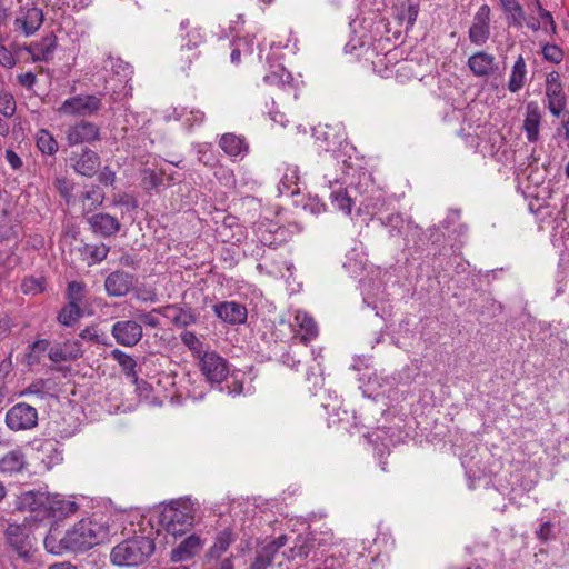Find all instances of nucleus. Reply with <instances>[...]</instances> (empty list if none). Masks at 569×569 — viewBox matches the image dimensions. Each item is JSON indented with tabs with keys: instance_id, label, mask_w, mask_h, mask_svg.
Segmentation results:
<instances>
[{
	"instance_id": "1",
	"label": "nucleus",
	"mask_w": 569,
	"mask_h": 569,
	"mask_svg": "<svg viewBox=\"0 0 569 569\" xmlns=\"http://www.w3.org/2000/svg\"><path fill=\"white\" fill-rule=\"evenodd\" d=\"M106 536L107 529L102 525L91 519H82L62 537L57 527L50 528L43 542L49 552L61 555L64 551L88 550L99 545Z\"/></svg>"
},
{
	"instance_id": "2",
	"label": "nucleus",
	"mask_w": 569,
	"mask_h": 569,
	"mask_svg": "<svg viewBox=\"0 0 569 569\" xmlns=\"http://www.w3.org/2000/svg\"><path fill=\"white\" fill-rule=\"evenodd\" d=\"M154 551L152 539L138 536L127 539L111 551V561L119 567H136L142 565Z\"/></svg>"
},
{
	"instance_id": "3",
	"label": "nucleus",
	"mask_w": 569,
	"mask_h": 569,
	"mask_svg": "<svg viewBox=\"0 0 569 569\" xmlns=\"http://www.w3.org/2000/svg\"><path fill=\"white\" fill-rule=\"evenodd\" d=\"M160 523L173 537L181 536L193 526V515L187 506H181L180 502H171L163 508L160 515Z\"/></svg>"
},
{
	"instance_id": "4",
	"label": "nucleus",
	"mask_w": 569,
	"mask_h": 569,
	"mask_svg": "<svg viewBox=\"0 0 569 569\" xmlns=\"http://www.w3.org/2000/svg\"><path fill=\"white\" fill-rule=\"evenodd\" d=\"M198 366L206 380L211 385H220L229 375L228 361L216 351H204Z\"/></svg>"
},
{
	"instance_id": "5",
	"label": "nucleus",
	"mask_w": 569,
	"mask_h": 569,
	"mask_svg": "<svg viewBox=\"0 0 569 569\" xmlns=\"http://www.w3.org/2000/svg\"><path fill=\"white\" fill-rule=\"evenodd\" d=\"M546 99L545 106L549 112L559 118L565 112L567 106V97L557 71L549 72L546 78Z\"/></svg>"
},
{
	"instance_id": "6",
	"label": "nucleus",
	"mask_w": 569,
	"mask_h": 569,
	"mask_svg": "<svg viewBox=\"0 0 569 569\" xmlns=\"http://www.w3.org/2000/svg\"><path fill=\"white\" fill-rule=\"evenodd\" d=\"M6 425L13 431L30 430L38 425V411L26 402H19L7 411Z\"/></svg>"
},
{
	"instance_id": "7",
	"label": "nucleus",
	"mask_w": 569,
	"mask_h": 569,
	"mask_svg": "<svg viewBox=\"0 0 569 569\" xmlns=\"http://www.w3.org/2000/svg\"><path fill=\"white\" fill-rule=\"evenodd\" d=\"M101 99L94 94L74 96L63 101L58 111L61 114L90 117L101 109Z\"/></svg>"
},
{
	"instance_id": "8",
	"label": "nucleus",
	"mask_w": 569,
	"mask_h": 569,
	"mask_svg": "<svg viewBox=\"0 0 569 569\" xmlns=\"http://www.w3.org/2000/svg\"><path fill=\"white\" fill-rule=\"evenodd\" d=\"M68 146L73 147L83 143H93L100 140V127L93 122L81 120L69 126L66 131Z\"/></svg>"
},
{
	"instance_id": "9",
	"label": "nucleus",
	"mask_w": 569,
	"mask_h": 569,
	"mask_svg": "<svg viewBox=\"0 0 569 569\" xmlns=\"http://www.w3.org/2000/svg\"><path fill=\"white\" fill-rule=\"evenodd\" d=\"M111 335L123 347L137 346L143 337L142 325L136 320H118L111 327Z\"/></svg>"
},
{
	"instance_id": "10",
	"label": "nucleus",
	"mask_w": 569,
	"mask_h": 569,
	"mask_svg": "<svg viewBox=\"0 0 569 569\" xmlns=\"http://www.w3.org/2000/svg\"><path fill=\"white\" fill-rule=\"evenodd\" d=\"M6 540L20 558L27 560L31 557L32 539L26 527L14 523L9 525L6 530Z\"/></svg>"
},
{
	"instance_id": "11",
	"label": "nucleus",
	"mask_w": 569,
	"mask_h": 569,
	"mask_svg": "<svg viewBox=\"0 0 569 569\" xmlns=\"http://www.w3.org/2000/svg\"><path fill=\"white\" fill-rule=\"evenodd\" d=\"M490 7L482 4L473 16L468 36L471 43L483 46L490 37Z\"/></svg>"
},
{
	"instance_id": "12",
	"label": "nucleus",
	"mask_w": 569,
	"mask_h": 569,
	"mask_svg": "<svg viewBox=\"0 0 569 569\" xmlns=\"http://www.w3.org/2000/svg\"><path fill=\"white\" fill-rule=\"evenodd\" d=\"M69 162L78 174L91 178L98 172L101 160L96 151L84 148L80 152H72Z\"/></svg>"
},
{
	"instance_id": "13",
	"label": "nucleus",
	"mask_w": 569,
	"mask_h": 569,
	"mask_svg": "<svg viewBox=\"0 0 569 569\" xmlns=\"http://www.w3.org/2000/svg\"><path fill=\"white\" fill-rule=\"evenodd\" d=\"M137 279L133 274L123 270L111 272L104 281V289L111 297L126 296L136 284Z\"/></svg>"
},
{
	"instance_id": "14",
	"label": "nucleus",
	"mask_w": 569,
	"mask_h": 569,
	"mask_svg": "<svg viewBox=\"0 0 569 569\" xmlns=\"http://www.w3.org/2000/svg\"><path fill=\"white\" fill-rule=\"evenodd\" d=\"M159 315L167 318L172 325L178 328H186L197 322V316L190 307H182L180 305H167L161 308H154Z\"/></svg>"
},
{
	"instance_id": "15",
	"label": "nucleus",
	"mask_w": 569,
	"mask_h": 569,
	"mask_svg": "<svg viewBox=\"0 0 569 569\" xmlns=\"http://www.w3.org/2000/svg\"><path fill=\"white\" fill-rule=\"evenodd\" d=\"M43 23V12L38 7L21 9L14 20V26L27 37L34 34Z\"/></svg>"
},
{
	"instance_id": "16",
	"label": "nucleus",
	"mask_w": 569,
	"mask_h": 569,
	"mask_svg": "<svg viewBox=\"0 0 569 569\" xmlns=\"http://www.w3.org/2000/svg\"><path fill=\"white\" fill-rule=\"evenodd\" d=\"M216 316L229 325L244 323L247 320V308L236 301H223L213 306Z\"/></svg>"
},
{
	"instance_id": "17",
	"label": "nucleus",
	"mask_w": 569,
	"mask_h": 569,
	"mask_svg": "<svg viewBox=\"0 0 569 569\" xmlns=\"http://www.w3.org/2000/svg\"><path fill=\"white\" fill-rule=\"evenodd\" d=\"M287 536L281 535L278 538L268 541L257 549L254 561L251 565L252 569H267L279 551L280 548L287 543Z\"/></svg>"
},
{
	"instance_id": "18",
	"label": "nucleus",
	"mask_w": 569,
	"mask_h": 569,
	"mask_svg": "<svg viewBox=\"0 0 569 569\" xmlns=\"http://www.w3.org/2000/svg\"><path fill=\"white\" fill-rule=\"evenodd\" d=\"M87 222L93 233L101 237H111L116 234L121 227L118 218L110 213H96L87 218Z\"/></svg>"
},
{
	"instance_id": "19",
	"label": "nucleus",
	"mask_w": 569,
	"mask_h": 569,
	"mask_svg": "<svg viewBox=\"0 0 569 569\" xmlns=\"http://www.w3.org/2000/svg\"><path fill=\"white\" fill-rule=\"evenodd\" d=\"M541 119L542 114L539 104L536 101L528 102L522 127L529 142L538 141Z\"/></svg>"
},
{
	"instance_id": "20",
	"label": "nucleus",
	"mask_w": 569,
	"mask_h": 569,
	"mask_svg": "<svg viewBox=\"0 0 569 569\" xmlns=\"http://www.w3.org/2000/svg\"><path fill=\"white\" fill-rule=\"evenodd\" d=\"M57 47V37L49 34L39 41L31 42L26 50L31 54L33 61H49Z\"/></svg>"
},
{
	"instance_id": "21",
	"label": "nucleus",
	"mask_w": 569,
	"mask_h": 569,
	"mask_svg": "<svg viewBox=\"0 0 569 569\" xmlns=\"http://www.w3.org/2000/svg\"><path fill=\"white\" fill-rule=\"evenodd\" d=\"M496 58L486 51H478L469 57L468 67L477 77H487L495 70Z\"/></svg>"
},
{
	"instance_id": "22",
	"label": "nucleus",
	"mask_w": 569,
	"mask_h": 569,
	"mask_svg": "<svg viewBox=\"0 0 569 569\" xmlns=\"http://www.w3.org/2000/svg\"><path fill=\"white\" fill-rule=\"evenodd\" d=\"M220 148L232 158H243L249 151L246 139L234 133H224L219 140Z\"/></svg>"
},
{
	"instance_id": "23",
	"label": "nucleus",
	"mask_w": 569,
	"mask_h": 569,
	"mask_svg": "<svg viewBox=\"0 0 569 569\" xmlns=\"http://www.w3.org/2000/svg\"><path fill=\"white\" fill-rule=\"evenodd\" d=\"M203 546L200 537L191 535L179 543L177 548L171 551V560L174 562L183 561L192 558Z\"/></svg>"
},
{
	"instance_id": "24",
	"label": "nucleus",
	"mask_w": 569,
	"mask_h": 569,
	"mask_svg": "<svg viewBox=\"0 0 569 569\" xmlns=\"http://www.w3.org/2000/svg\"><path fill=\"white\" fill-rule=\"evenodd\" d=\"M236 538L237 536L230 527L220 530L216 535L213 545L207 551L206 557L208 559H219L236 541Z\"/></svg>"
},
{
	"instance_id": "25",
	"label": "nucleus",
	"mask_w": 569,
	"mask_h": 569,
	"mask_svg": "<svg viewBox=\"0 0 569 569\" xmlns=\"http://www.w3.org/2000/svg\"><path fill=\"white\" fill-rule=\"evenodd\" d=\"M188 41L181 46L180 54L181 60H184L190 64L192 60L199 57L197 48L203 42V36L198 28H192L187 33Z\"/></svg>"
},
{
	"instance_id": "26",
	"label": "nucleus",
	"mask_w": 569,
	"mask_h": 569,
	"mask_svg": "<svg viewBox=\"0 0 569 569\" xmlns=\"http://www.w3.org/2000/svg\"><path fill=\"white\" fill-rule=\"evenodd\" d=\"M26 466V458L20 449H14L6 453L0 459V472L12 475L20 472Z\"/></svg>"
},
{
	"instance_id": "27",
	"label": "nucleus",
	"mask_w": 569,
	"mask_h": 569,
	"mask_svg": "<svg viewBox=\"0 0 569 569\" xmlns=\"http://www.w3.org/2000/svg\"><path fill=\"white\" fill-rule=\"evenodd\" d=\"M292 326L299 327L303 332L301 339L305 342L318 336V328L313 318L305 311H297Z\"/></svg>"
},
{
	"instance_id": "28",
	"label": "nucleus",
	"mask_w": 569,
	"mask_h": 569,
	"mask_svg": "<svg viewBox=\"0 0 569 569\" xmlns=\"http://www.w3.org/2000/svg\"><path fill=\"white\" fill-rule=\"evenodd\" d=\"M527 76V66L525 58L522 56H519L517 60L515 61V64L512 67V71L509 78L508 82V89L510 92L516 93L518 92L525 84Z\"/></svg>"
},
{
	"instance_id": "29",
	"label": "nucleus",
	"mask_w": 569,
	"mask_h": 569,
	"mask_svg": "<svg viewBox=\"0 0 569 569\" xmlns=\"http://www.w3.org/2000/svg\"><path fill=\"white\" fill-rule=\"evenodd\" d=\"M110 357L118 362L121 367L126 377L133 379L137 381L138 375L136 371L137 362L130 355L123 352L120 349H113L110 352Z\"/></svg>"
},
{
	"instance_id": "30",
	"label": "nucleus",
	"mask_w": 569,
	"mask_h": 569,
	"mask_svg": "<svg viewBox=\"0 0 569 569\" xmlns=\"http://www.w3.org/2000/svg\"><path fill=\"white\" fill-rule=\"evenodd\" d=\"M329 199L335 209L340 210L346 214L351 213L353 201L350 198V196L348 194L347 190L345 188H342L341 186L333 189L330 192Z\"/></svg>"
},
{
	"instance_id": "31",
	"label": "nucleus",
	"mask_w": 569,
	"mask_h": 569,
	"mask_svg": "<svg viewBox=\"0 0 569 569\" xmlns=\"http://www.w3.org/2000/svg\"><path fill=\"white\" fill-rule=\"evenodd\" d=\"M83 316L80 305L67 303L58 313L57 320L60 325L71 327L77 323Z\"/></svg>"
},
{
	"instance_id": "32",
	"label": "nucleus",
	"mask_w": 569,
	"mask_h": 569,
	"mask_svg": "<svg viewBox=\"0 0 569 569\" xmlns=\"http://www.w3.org/2000/svg\"><path fill=\"white\" fill-rule=\"evenodd\" d=\"M47 497L42 492L26 491L18 500V508L34 511L44 506Z\"/></svg>"
},
{
	"instance_id": "33",
	"label": "nucleus",
	"mask_w": 569,
	"mask_h": 569,
	"mask_svg": "<svg viewBox=\"0 0 569 569\" xmlns=\"http://www.w3.org/2000/svg\"><path fill=\"white\" fill-rule=\"evenodd\" d=\"M313 548L312 541L308 537L298 536L296 538L295 545L284 552V556L289 560H293L296 558H307Z\"/></svg>"
},
{
	"instance_id": "34",
	"label": "nucleus",
	"mask_w": 569,
	"mask_h": 569,
	"mask_svg": "<svg viewBox=\"0 0 569 569\" xmlns=\"http://www.w3.org/2000/svg\"><path fill=\"white\" fill-rule=\"evenodd\" d=\"M505 12L510 13L509 23L515 27H521L525 19V11L518 0H500Z\"/></svg>"
},
{
	"instance_id": "35",
	"label": "nucleus",
	"mask_w": 569,
	"mask_h": 569,
	"mask_svg": "<svg viewBox=\"0 0 569 569\" xmlns=\"http://www.w3.org/2000/svg\"><path fill=\"white\" fill-rule=\"evenodd\" d=\"M37 147L42 153L52 156L58 151V142L47 130H40L37 136Z\"/></svg>"
},
{
	"instance_id": "36",
	"label": "nucleus",
	"mask_w": 569,
	"mask_h": 569,
	"mask_svg": "<svg viewBox=\"0 0 569 569\" xmlns=\"http://www.w3.org/2000/svg\"><path fill=\"white\" fill-rule=\"evenodd\" d=\"M141 182L146 190H151L160 187L163 183V177L161 172L152 169H144L142 171Z\"/></svg>"
},
{
	"instance_id": "37",
	"label": "nucleus",
	"mask_w": 569,
	"mask_h": 569,
	"mask_svg": "<svg viewBox=\"0 0 569 569\" xmlns=\"http://www.w3.org/2000/svg\"><path fill=\"white\" fill-rule=\"evenodd\" d=\"M103 193L98 187H93L91 190L83 193V206L88 211H92L103 202Z\"/></svg>"
},
{
	"instance_id": "38",
	"label": "nucleus",
	"mask_w": 569,
	"mask_h": 569,
	"mask_svg": "<svg viewBox=\"0 0 569 569\" xmlns=\"http://www.w3.org/2000/svg\"><path fill=\"white\" fill-rule=\"evenodd\" d=\"M84 284L78 281H71L67 288V299L69 303L81 305L83 301Z\"/></svg>"
},
{
	"instance_id": "39",
	"label": "nucleus",
	"mask_w": 569,
	"mask_h": 569,
	"mask_svg": "<svg viewBox=\"0 0 569 569\" xmlns=\"http://www.w3.org/2000/svg\"><path fill=\"white\" fill-rule=\"evenodd\" d=\"M80 338L97 345H108L106 342V336L99 332L97 326H89L81 330L79 333Z\"/></svg>"
},
{
	"instance_id": "40",
	"label": "nucleus",
	"mask_w": 569,
	"mask_h": 569,
	"mask_svg": "<svg viewBox=\"0 0 569 569\" xmlns=\"http://www.w3.org/2000/svg\"><path fill=\"white\" fill-rule=\"evenodd\" d=\"M16 112V100L9 92L0 93V113L6 118H11Z\"/></svg>"
},
{
	"instance_id": "41",
	"label": "nucleus",
	"mask_w": 569,
	"mask_h": 569,
	"mask_svg": "<svg viewBox=\"0 0 569 569\" xmlns=\"http://www.w3.org/2000/svg\"><path fill=\"white\" fill-rule=\"evenodd\" d=\"M380 220L385 227L389 228L390 236L399 234L403 227V218L399 213H390L385 219Z\"/></svg>"
},
{
	"instance_id": "42",
	"label": "nucleus",
	"mask_w": 569,
	"mask_h": 569,
	"mask_svg": "<svg viewBox=\"0 0 569 569\" xmlns=\"http://www.w3.org/2000/svg\"><path fill=\"white\" fill-rule=\"evenodd\" d=\"M543 58L552 63H560L563 59V51L557 44L547 43L542 47Z\"/></svg>"
},
{
	"instance_id": "43",
	"label": "nucleus",
	"mask_w": 569,
	"mask_h": 569,
	"mask_svg": "<svg viewBox=\"0 0 569 569\" xmlns=\"http://www.w3.org/2000/svg\"><path fill=\"white\" fill-rule=\"evenodd\" d=\"M62 345L69 360H77L83 356L82 343L79 340H66Z\"/></svg>"
},
{
	"instance_id": "44",
	"label": "nucleus",
	"mask_w": 569,
	"mask_h": 569,
	"mask_svg": "<svg viewBox=\"0 0 569 569\" xmlns=\"http://www.w3.org/2000/svg\"><path fill=\"white\" fill-rule=\"evenodd\" d=\"M86 252L90 254L94 262H101L107 258L109 253V247L106 244L86 246Z\"/></svg>"
},
{
	"instance_id": "45",
	"label": "nucleus",
	"mask_w": 569,
	"mask_h": 569,
	"mask_svg": "<svg viewBox=\"0 0 569 569\" xmlns=\"http://www.w3.org/2000/svg\"><path fill=\"white\" fill-rule=\"evenodd\" d=\"M180 338L183 345L187 346L192 351H199L200 348L202 347V342L192 331L182 332Z\"/></svg>"
},
{
	"instance_id": "46",
	"label": "nucleus",
	"mask_w": 569,
	"mask_h": 569,
	"mask_svg": "<svg viewBox=\"0 0 569 569\" xmlns=\"http://www.w3.org/2000/svg\"><path fill=\"white\" fill-rule=\"evenodd\" d=\"M157 315H159L158 311H154V309H152L149 312L139 313L138 319L140 323H143L150 328H158L160 326V321Z\"/></svg>"
},
{
	"instance_id": "47",
	"label": "nucleus",
	"mask_w": 569,
	"mask_h": 569,
	"mask_svg": "<svg viewBox=\"0 0 569 569\" xmlns=\"http://www.w3.org/2000/svg\"><path fill=\"white\" fill-rule=\"evenodd\" d=\"M49 359L53 362H62V361H69V358L67 357V353L64 351L63 345H56L52 346L49 349Z\"/></svg>"
},
{
	"instance_id": "48",
	"label": "nucleus",
	"mask_w": 569,
	"mask_h": 569,
	"mask_svg": "<svg viewBox=\"0 0 569 569\" xmlns=\"http://www.w3.org/2000/svg\"><path fill=\"white\" fill-rule=\"evenodd\" d=\"M47 380L39 379L33 381L21 395H37L43 397L46 391Z\"/></svg>"
},
{
	"instance_id": "49",
	"label": "nucleus",
	"mask_w": 569,
	"mask_h": 569,
	"mask_svg": "<svg viewBox=\"0 0 569 569\" xmlns=\"http://www.w3.org/2000/svg\"><path fill=\"white\" fill-rule=\"evenodd\" d=\"M0 64L8 69L16 64L14 56L3 44H0Z\"/></svg>"
},
{
	"instance_id": "50",
	"label": "nucleus",
	"mask_w": 569,
	"mask_h": 569,
	"mask_svg": "<svg viewBox=\"0 0 569 569\" xmlns=\"http://www.w3.org/2000/svg\"><path fill=\"white\" fill-rule=\"evenodd\" d=\"M204 120V112L199 109H191L186 116V122L191 128L196 124L202 123Z\"/></svg>"
},
{
	"instance_id": "51",
	"label": "nucleus",
	"mask_w": 569,
	"mask_h": 569,
	"mask_svg": "<svg viewBox=\"0 0 569 569\" xmlns=\"http://www.w3.org/2000/svg\"><path fill=\"white\" fill-rule=\"evenodd\" d=\"M540 18L542 20V27H543L545 32L550 33V34H556L557 26H556L552 14L549 11L542 12V16Z\"/></svg>"
},
{
	"instance_id": "52",
	"label": "nucleus",
	"mask_w": 569,
	"mask_h": 569,
	"mask_svg": "<svg viewBox=\"0 0 569 569\" xmlns=\"http://www.w3.org/2000/svg\"><path fill=\"white\" fill-rule=\"evenodd\" d=\"M49 345H50V342L47 339H39V340L34 341L30 346V348H31L30 357H32L34 355L36 358L39 359L40 355H42L43 352H46L48 350Z\"/></svg>"
},
{
	"instance_id": "53",
	"label": "nucleus",
	"mask_w": 569,
	"mask_h": 569,
	"mask_svg": "<svg viewBox=\"0 0 569 569\" xmlns=\"http://www.w3.org/2000/svg\"><path fill=\"white\" fill-rule=\"evenodd\" d=\"M98 180L104 186H112L116 181V173L107 166L99 172Z\"/></svg>"
},
{
	"instance_id": "54",
	"label": "nucleus",
	"mask_w": 569,
	"mask_h": 569,
	"mask_svg": "<svg viewBox=\"0 0 569 569\" xmlns=\"http://www.w3.org/2000/svg\"><path fill=\"white\" fill-rule=\"evenodd\" d=\"M18 82L22 87H24L27 89H31L37 82V77L33 72L28 71L26 73H21L18 76Z\"/></svg>"
},
{
	"instance_id": "55",
	"label": "nucleus",
	"mask_w": 569,
	"mask_h": 569,
	"mask_svg": "<svg viewBox=\"0 0 569 569\" xmlns=\"http://www.w3.org/2000/svg\"><path fill=\"white\" fill-rule=\"evenodd\" d=\"M562 120L560 127L557 128V136L562 137L565 140H569V112L562 113Z\"/></svg>"
},
{
	"instance_id": "56",
	"label": "nucleus",
	"mask_w": 569,
	"mask_h": 569,
	"mask_svg": "<svg viewBox=\"0 0 569 569\" xmlns=\"http://www.w3.org/2000/svg\"><path fill=\"white\" fill-rule=\"evenodd\" d=\"M112 69L117 74H122L124 77L131 73L130 64L121 59H116V61L112 62Z\"/></svg>"
},
{
	"instance_id": "57",
	"label": "nucleus",
	"mask_w": 569,
	"mask_h": 569,
	"mask_svg": "<svg viewBox=\"0 0 569 569\" xmlns=\"http://www.w3.org/2000/svg\"><path fill=\"white\" fill-rule=\"evenodd\" d=\"M296 180H297V176H296V172L292 171V174H291V178L289 179L288 176L286 174L281 181H280V186H279V190L282 192L283 190H286L287 192H290L291 194H293L296 192V190H291V184L296 183Z\"/></svg>"
},
{
	"instance_id": "58",
	"label": "nucleus",
	"mask_w": 569,
	"mask_h": 569,
	"mask_svg": "<svg viewBox=\"0 0 569 569\" xmlns=\"http://www.w3.org/2000/svg\"><path fill=\"white\" fill-rule=\"evenodd\" d=\"M6 159L12 169L18 170L22 166L21 158L11 149L6 151Z\"/></svg>"
},
{
	"instance_id": "59",
	"label": "nucleus",
	"mask_w": 569,
	"mask_h": 569,
	"mask_svg": "<svg viewBox=\"0 0 569 569\" xmlns=\"http://www.w3.org/2000/svg\"><path fill=\"white\" fill-rule=\"evenodd\" d=\"M12 370V353L0 362V379H4Z\"/></svg>"
},
{
	"instance_id": "60",
	"label": "nucleus",
	"mask_w": 569,
	"mask_h": 569,
	"mask_svg": "<svg viewBox=\"0 0 569 569\" xmlns=\"http://www.w3.org/2000/svg\"><path fill=\"white\" fill-rule=\"evenodd\" d=\"M44 448L47 450H50L52 452H54V457L52 459H50V461L48 462L49 465L51 463H59L60 461H62L63 457H62V452L59 451L57 448H56V445L52 443V442H47L44 445Z\"/></svg>"
},
{
	"instance_id": "61",
	"label": "nucleus",
	"mask_w": 569,
	"mask_h": 569,
	"mask_svg": "<svg viewBox=\"0 0 569 569\" xmlns=\"http://www.w3.org/2000/svg\"><path fill=\"white\" fill-rule=\"evenodd\" d=\"M227 388H228V390H229L228 392L230 395H240V393H242V390H243V383H242V381L234 379L231 385L227 386Z\"/></svg>"
},
{
	"instance_id": "62",
	"label": "nucleus",
	"mask_w": 569,
	"mask_h": 569,
	"mask_svg": "<svg viewBox=\"0 0 569 569\" xmlns=\"http://www.w3.org/2000/svg\"><path fill=\"white\" fill-rule=\"evenodd\" d=\"M550 531H551L550 522H545V523L541 525V527H540L539 531L537 532V535H538V537L541 540L546 541L549 538Z\"/></svg>"
},
{
	"instance_id": "63",
	"label": "nucleus",
	"mask_w": 569,
	"mask_h": 569,
	"mask_svg": "<svg viewBox=\"0 0 569 569\" xmlns=\"http://www.w3.org/2000/svg\"><path fill=\"white\" fill-rule=\"evenodd\" d=\"M209 569H233V563L231 558H224L217 566L211 567Z\"/></svg>"
},
{
	"instance_id": "64",
	"label": "nucleus",
	"mask_w": 569,
	"mask_h": 569,
	"mask_svg": "<svg viewBox=\"0 0 569 569\" xmlns=\"http://www.w3.org/2000/svg\"><path fill=\"white\" fill-rule=\"evenodd\" d=\"M48 569H77L70 562H58L49 566Z\"/></svg>"
}]
</instances>
